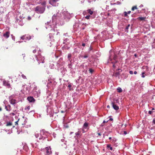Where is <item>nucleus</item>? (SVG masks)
<instances>
[{
	"instance_id": "obj_43",
	"label": "nucleus",
	"mask_w": 155,
	"mask_h": 155,
	"mask_svg": "<svg viewBox=\"0 0 155 155\" xmlns=\"http://www.w3.org/2000/svg\"><path fill=\"white\" fill-rule=\"evenodd\" d=\"M35 136L36 138H38V137H39V134H35Z\"/></svg>"
},
{
	"instance_id": "obj_55",
	"label": "nucleus",
	"mask_w": 155,
	"mask_h": 155,
	"mask_svg": "<svg viewBox=\"0 0 155 155\" xmlns=\"http://www.w3.org/2000/svg\"><path fill=\"white\" fill-rule=\"evenodd\" d=\"M31 19V18L30 16H28V19L29 20H30Z\"/></svg>"
},
{
	"instance_id": "obj_7",
	"label": "nucleus",
	"mask_w": 155,
	"mask_h": 155,
	"mask_svg": "<svg viewBox=\"0 0 155 155\" xmlns=\"http://www.w3.org/2000/svg\"><path fill=\"white\" fill-rule=\"evenodd\" d=\"M27 99L30 102L34 103L35 101V100L34 98L31 96L28 97L27 98Z\"/></svg>"
},
{
	"instance_id": "obj_40",
	"label": "nucleus",
	"mask_w": 155,
	"mask_h": 155,
	"mask_svg": "<svg viewBox=\"0 0 155 155\" xmlns=\"http://www.w3.org/2000/svg\"><path fill=\"white\" fill-rule=\"evenodd\" d=\"M144 74H145V73H144V72H142V74H142V76H141V77H142L143 78H144V77H145V76H144Z\"/></svg>"
},
{
	"instance_id": "obj_23",
	"label": "nucleus",
	"mask_w": 155,
	"mask_h": 155,
	"mask_svg": "<svg viewBox=\"0 0 155 155\" xmlns=\"http://www.w3.org/2000/svg\"><path fill=\"white\" fill-rule=\"evenodd\" d=\"M25 40H29L31 38V36H26L25 35Z\"/></svg>"
},
{
	"instance_id": "obj_54",
	"label": "nucleus",
	"mask_w": 155,
	"mask_h": 155,
	"mask_svg": "<svg viewBox=\"0 0 155 155\" xmlns=\"http://www.w3.org/2000/svg\"><path fill=\"white\" fill-rule=\"evenodd\" d=\"M86 44L85 43H83L82 44V46L83 47H85V46Z\"/></svg>"
},
{
	"instance_id": "obj_22",
	"label": "nucleus",
	"mask_w": 155,
	"mask_h": 155,
	"mask_svg": "<svg viewBox=\"0 0 155 155\" xmlns=\"http://www.w3.org/2000/svg\"><path fill=\"white\" fill-rule=\"evenodd\" d=\"M40 94V92L39 91H35L34 92V94L35 95H36L37 97H38L39 96Z\"/></svg>"
},
{
	"instance_id": "obj_25",
	"label": "nucleus",
	"mask_w": 155,
	"mask_h": 155,
	"mask_svg": "<svg viewBox=\"0 0 155 155\" xmlns=\"http://www.w3.org/2000/svg\"><path fill=\"white\" fill-rule=\"evenodd\" d=\"M87 11L90 15H92L93 13V12L90 9L87 10Z\"/></svg>"
},
{
	"instance_id": "obj_20",
	"label": "nucleus",
	"mask_w": 155,
	"mask_h": 155,
	"mask_svg": "<svg viewBox=\"0 0 155 155\" xmlns=\"http://www.w3.org/2000/svg\"><path fill=\"white\" fill-rule=\"evenodd\" d=\"M146 18L145 17H139L137 18V19L140 21L145 20Z\"/></svg>"
},
{
	"instance_id": "obj_11",
	"label": "nucleus",
	"mask_w": 155,
	"mask_h": 155,
	"mask_svg": "<svg viewBox=\"0 0 155 155\" xmlns=\"http://www.w3.org/2000/svg\"><path fill=\"white\" fill-rule=\"evenodd\" d=\"M3 85L7 87L8 88H9L10 87V84L8 82L6 81H3Z\"/></svg>"
},
{
	"instance_id": "obj_48",
	"label": "nucleus",
	"mask_w": 155,
	"mask_h": 155,
	"mask_svg": "<svg viewBox=\"0 0 155 155\" xmlns=\"http://www.w3.org/2000/svg\"><path fill=\"white\" fill-rule=\"evenodd\" d=\"M83 72L85 73L86 74H87V70H84Z\"/></svg>"
},
{
	"instance_id": "obj_19",
	"label": "nucleus",
	"mask_w": 155,
	"mask_h": 155,
	"mask_svg": "<svg viewBox=\"0 0 155 155\" xmlns=\"http://www.w3.org/2000/svg\"><path fill=\"white\" fill-rule=\"evenodd\" d=\"M57 14L55 15V14L52 17V20L53 21H56L55 20L57 18Z\"/></svg>"
},
{
	"instance_id": "obj_63",
	"label": "nucleus",
	"mask_w": 155,
	"mask_h": 155,
	"mask_svg": "<svg viewBox=\"0 0 155 155\" xmlns=\"http://www.w3.org/2000/svg\"><path fill=\"white\" fill-rule=\"evenodd\" d=\"M109 120H110V121H113V119L112 118H110Z\"/></svg>"
},
{
	"instance_id": "obj_24",
	"label": "nucleus",
	"mask_w": 155,
	"mask_h": 155,
	"mask_svg": "<svg viewBox=\"0 0 155 155\" xmlns=\"http://www.w3.org/2000/svg\"><path fill=\"white\" fill-rule=\"evenodd\" d=\"M88 71L91 74H93L94 72V70L91 68H89Z\"/></svg>"
},
{
	"instance_id": "obj_38",
	"label": "nucleus",
	"mask_w": 155,
	"mask_h": 155,
	"mask_svg": "<svg viewBox=\"0 0 155 155\" xmlns=\"http://www.w3.org/2000/svg\"><path fill=\"white\" fill-rule=\"evenodd\" d=\"M22 77L24 79H26V78L24 74H21Z\"/></svg>"
},
{
	"instance_id": "obj_64",
	"label": "nucleus",
	"mask_w": 155,
	"mask_h": 155,
	"mask_svg": "<svg viewBox=\"0 0 155 155\" xmlns=\"http://www.w3.org/2000/svg\"><path fill=\"white\" fill-rule=\"evenodd\" d=\"M5 109H6V110L8 111V109L7 108V106H5Z\"/></svg>"
},
{
	"instance_id": "obj_5",
	"label": "nucleus",
	"mask_w": 155,
	"mask_h": 155,
	"mask_svg": "<svg viewBox=\"0 0 155 155\" xmlns=\"http://www.w3.org/2000/svg\"><path fill=\"white\" fill-rule=\"evenodd\" d=\"M48 132H47L45 130V135H43V137H39V139L40 140H44L46 138H47L48 137Z\"/></svg>"
},
{
	"instance_id": "obj_52",
	"label": "nucleus",
	"mask_w": 155,
	"mask_h": 155,
	"mask_svg": "<svg viewBox=\"0 0 155 155\" xmlns=\"http://www.w3.org/2000/svg\"><path fill=\"white\" fill-rule=\"evenodd\" d=\"M153 123L155 124V118H154L153 120Z\"/></svg>"
},
{
	"instance_id": "obj_13",
	"label": "nucleus",
	"mask_w": 155,
	"mask_h": 155,
	"mask_svg": "<svg viewBox=\"0 0 155 155\" xmlns=\"http://www.w3.org/2000/svg\"><path fill=\"white\" fill-rule=\"evenodd\" d=\"M10 35V32L9 31H6L5 33L3 34V36L6 38H8Z\"/></svg>"
},
{
	"instance_id": "obj_36",
	"label": "nucleus",
	"mask_w": 155,
	"mask_h": 155,
	"mask_svg": "<svg viewBox=\"0 0 155 155\" xmlns=\"http://www.w3.org/2000/svg\"><path fill=\"white\" fill-rule=\"evenodd\" d=\"M21 38L22 40H23L25 42L26 41L25 40V35H23V36L21 37Z\"/></svg>"
},
{
	"instance_id": "obj_21",
	"label": "nucleus",
	"mask_w": 155,
	"mask_h": 155,
	"mask_svg": "<svg viewBox=\"0 0 155 155\" xmlns=\"http://www.w3.org/2000/svg\"><path fill=\"white\" fill-rule=\"evenodd\" d=\"M16 100L15 99H14L13 100H10L9 102L11 104L13 105L16 104Z\"/></svg>"
},
{
	"instance_id": "obj_61",
	"label": "nucleus",
	"mask_w": 155,
	"mask_h": 155,
	"mask_svg": "<svg viewBox=\"0 0 155 155\" xmlns=\"http://www.w3.org/2000/svg\"><path fill=\"white\" fill-rule=\"evenodd\" d=\"M134 56L135 58H137V55L136 54H134Z\"/></svg>"
},
{
	"instance_id": "obj_2",
	"label": "nucleus",
	"mask_w": 155,
	"mask_h": 155,
	"mask_svg": "<svg viewBox=\"0 0 155 155\" xmlns=\"http://www.w3.org/2000/svg\"><path fill=\"white\" fill-rule=\"evenodd\" d=\"M45 6H42L41 5H38L34 8L35 11L38 14H42L45 12Z\"/></svg>"
},
{
	"instance_id": "obj_60",
	"label": "nucleus",
	"mask_w": 155,
	"mask_h": 155,
	"mask_svg": "<svg viewBox=\"0 0 155 155\" xmlns=\"http://www.w3.org/2000/svg\"><path fill=\"white\" fill-rule=\"evenodd\" d=\"M80 67H82L83 68H84V65H83V64H81V65H80Z\"/></svg>"
},
{
	"instance_id": "obj_8",
	"label": "nucleus",
	"mask_w": 155,
	"mask_h": 155,
	"mask_svg": "<svg viewBox=\"0 0 155 155\" xmlns=\"http://www.w3.org/2000/svg\"><path fill=\"white\" fill-rule=\"evenodd\" d=\"M111 104L112 105L113 108L115 110H117L119 109V107L115 104L114 102H111Z\"/></svg>"
},
{
	"instance_id": "obj_35",
	"label": "nucleus",
	"mask_w": 155,
	"mask_h": 155,
	"mask_svg": "<svg viewBox=\"0 0 155 155\" xmlns=\"http://www.w3.org/2000/svg\"><path fill=\"white\" fill-rule=\"evenodd\" d=\"M135 9H137V6H135L131 8V10L132 11H134Z\"/></svg>"
},
{
	"instance_id": "obj_34",
	"label": "nucleus",
	"mask_w": 155,
	"mask_h": 155,
	"mask_svg": "<svg viewBox=\"0 0 155 155\" xmlns=\"http://www.w3.org/2000/svg\"><path fill=\"white\" fill-rule=\"evenodd\" d=\"M79 49H77L76 48L74 49V53H79Z\"/></svg>"
},
{
	"instance_id": "obj_41",
	"label": "nucleus",
	"mask_w": 155,
	"mask_h": 155,
	"mask_svg": "<svg viewBox=\"0 0 155 155\" xmlns=\"http://www.w3.org/2000/svg\"><path fill=\"white\" fill-rule=\"evenodd\" d=\"M68 40V39L67 38L65 39L64 40L63 43L64 44L65 43V42H66Z\"/></svg>"
},
{
	"instance_id": "obj_10",
	"label": "nucleus",
	"mask_w": 155,
	"mask_h": 155,
	"mask_svg": "<svg viewBox=\"0 0 155 155\" xmlns=\"http://www.w3.org/2000/svg\"><path fill=\"white\" fill-rule=\"evenodd\" d=\"M70 61V63H69L68 65V68H70L71 69H72V66L73 64H74V61H73L72 60H71V61Z\"/></svg>"
},
{
	"instance_id": "obj_59",
	"label": "nucleus",
	"mask_w": 155,
	"mask_h": 155,
	"mask_svg": "<svg viewBox=\"0 0 155 155\" xmlns=\"http://www.w3.org/2000/svg\"><path fill=\"white\" fill-rule=\"evenodd\" d=\"M108 122V121H106L105 120H104L103 121V123H107Z\"/></svg>"
},
{
	"instance_id": "obj_26",
	"label": "nucleus",
	"mask_w": 155,
	"mask_h": 155,
	"mask_svg": "<svg viewBox=\"0 0 155 155\" xmlns=\"http://www.w3.org/2000/svg\"><path fill=\"white\" fill-rule=\"evenodd\" d=\"M15 95L14 94H13L9 97V99L10 100H14L13 98L15 97Z\"/></svg>"
},
{
	"instance_id": "obj_1",
	"label": "nucleus",
	"mask_w": 155,
	"mask_h": 155,
	"mask_svg": "<svg viewBox=\"0 0 155 155\" xmlns=\"http://www.w3.org/2000/svg\"><path fill=\"white\" fill-rule=\"evenodd\" d=\"M60 37V32L57 29H52L49 34V37L51 41H55L58 40Z\"/></svg>"
},
{
	"instance_id": "obj_53",
	"label": "nucleus",
	"mask_w": 155,
	"mask_h": 155,
	"mask_svg": "<svg viewBox=\"0 0 155 155\" xmlns=\"http://www.w3.org/2000/svg\"><path fill=\"white\" fill-rule=\"evenodd\" d=\"M129 73L130 74H133V71H129Z\"/></svg>"
},
{
	"instance_id": "obj_62",
	"label": "nucleus",
	"mask_w": 155,
	"mask_h": 155,
	"mask_svg": "<svg viewBox=\"0 0 155 155\" xmlns=\"http://www.w3.org/2000/svg\"><path fill=\"white\" fill-rule=\"evenodd\" d=\"M62 60H63V58H61L59 59V61H62Z\"/></svg>"
},
{
	"instance_id": "obj_51",
	"label": "nucleus",
	"mask_w": 155,
	"mask_h": 155,
	"mask_svg": "<svg viewBox=\"0 0 155 155\" xmlns=\"http://www.w3.org/2000/svg\"><path fill=\"white\" fill-rule=\"evenodd\" d=\"M153 113V111H150V110H149V111H148V113L149 114H152V113Z\"/></svg>"
},
{
	"instance_id": "obj_28",
	"label": "nucleus",
	"mask_w": 155,
	"mask_h": 155,
	"mask_svg": "<svg viewBox=\"0 0 155 155\" xmlns=\"http://www.w3.org/2000/svg\"><path fill=\"white\" fill-rule=\"evenodd\" d=\"M37 59L38 61H38V63L39 64L40 63H44V57L43 58H42L41 61H39V59H38L37 58Z\"/></svg>"
},
{
	"instance_id": "obj_12",
	"label": "nucleus",
	"mask_w": 155,
	"mask_h": 155,
	"mask_svg": "<svg viewBox=\"0 0 155 155\" xmlns=\"http://www.w3.org/2000/svg\"><path fill=\"white\" fill-rule=\"evenodd\" d=\"M89 123L87 122H85L84 124V125H83V129H89Z\"/></svg>"
},
{
	"instance_id": "obj_3",
	"label": "nucleus",
	"mask_w": 155,
	"mask_h": 155,
	"mask_svg": "<svg viewBox=\"0 0 155 155\" xmlns=\"http://www.w3.org/2000/svg\"><path fill=\"white\" fill-rule=\"evenodd\" d=\"M136 20V19L133 18L132 19L131 21V22L132 23L131 25L130 24L128 25L124 29V31L128 33V29L130 27V28L131 29L133 27L134 25V23L135 21Z\"/></svg>"
},
{
	"instance_id": "obj_39",
	"label": "nucleus",
	"mask_w": 155,
	"mask_h": 155,
	"mask_svg": "<svg viewBox=\"0 0 155 155\" xmlns=\"http://www.w3.org/2000/svg\"><path fill=\"white\" fill-rule=\"evenodd\" d=\"M124 17H126L128 16L127 15V13L126 12H124Z\"/></svg>"
},
{
	"instance_id": "obj_47",
	"label": "nucleus",
	"mask_w": 155,
	"mask_h": 155,
	"mask_svg": "<svg viewBox=\"0 0 155 155\" xmlns=\"http://www.w3.org/2000/svg\"><path fill=\"white\" fill-rule=\"evenodd\" d=\"M19 120V118L17 121L15 122V125H16L17 124H18V122Z\"/></svg>"
},
{
	"instance_id": "obj_56",
	"label": "nucleus",
	"mask_w": 155,
	"mask_h": 155,
	"mask_svg": "<svg viewBox=\"0 0 155 155\" xmlns=\"http://www.w3.org/2000/svg\"><path fill=\"white\" fill-rule=\"evenodd\" d=\"M116 3H117V5H120L121 4V3L119 1L117 2Z\"/></svg>"
},
{
	"instance_id": "obj_32",
	"label": "nucleus",
	"mask_w": 155,
	"mask_h": 155,
	"mask_svg": "<svg viewBox=\"0 0 155 155\" xmlns=\"http://www.w3.org/2000/svg\"><path fill=\"white\" fill-rule=\"evenodd\" d=\"M91 51H92L93 52H94V51L93 50V48L91 47V46L88 50L89 53H90V52Z\"/></svg>"
},
{
	"instance_id": "obj_16",
	"label": "nucleus",
	"mask_w": 155,
	"mask_h": 155,
	"mask_svg": "<svg viewBox=\"0 0 155 155\" xmlns=\"http://www.w3.org/2000/svg\"><path fill=\"white\" fill-rule=\"evenodd\" d=\"M42 2H41L40 1H39L38 2L39 4H41V5L42 6H45V8L46 7V1L44 0H42Z\"/></svg>"
},
{
	"instance_id": "obj_46",
	"label": "nucleus",
	"mask_w": 155,
	"mask_h": 155,
	"mask_svg": "<svg viewBox=\"0 0 155 155\" xmlns=\"http://www.w3.org/2000/svg\"><path fill=\"white\" fill-rule=\"evenodd\" d=\"M30 109V106H28L27 107H26L25 108V109H27L28 110H29Z\"/></svg>"
},
{
	"instance_id": "obj_31",
	"label": "nucleus",
	"mask_w": 155,
	"mask_h": 155,
	"mask_svg": "<svg viewBox=\"0 0 155 155\" xmlns=\"http://www.w3.org/2000/svg\"><path fill=\"white\" fill-rule=\"evenodd\" d=\"M107 148H109L111 150H112L113 149V148L111 147V145L110 144H107Z\"/></svg>"
},
{
	"instance_id": "obj_50",
	"label": "nucleus",
	"mask_w": 155,
	"mask_h": 155,
	"mask_svg": "<svg viewBox=\"0 0 155 155\" xmlns=\"http://www.w3.org/2000/svg\"><path fill=\"white\" fill-rule=\"evenodd\" d=\"M82 25H84V26H87V25H88V24H86V23H85V24H84V23H83V24H82Z\"/></svg>"
},
{
	"instance_id": "obj_29",
	"label": "nucleus",
	"mask_w": 155,
	"mask_h": 155,
	"mask_svg": "<svg viewBox=\"0 0 155 155\" xmlns=\"http://www.w3.org/2000/svg\"><path fill=\"white\" fill-rule=\"evenodd\" d=\"M88 57V55L86 54H85L84 55L82 56L81 57L83 58H86Z\"/></svg>"
},
{
	"instance_id": "obj_58",
	"label": "nucleus",
	"mask_w": 155,
	"mask_h": 155,
	"mask_svg": "<svg viewBox=\"0 0 155 155\" xmlns=\"http://www.w3.org/2000/svg\"><path fill=\"white\" fill-rule=\"evenodd\" d=\"M36 52V50H35V49L34 50H33V52L34 53H35Z\"/></svg>"
},
{
	"instance_id": "obj_18",
	"label": "nucleus",
	"mask_w": 155,
	"mask_h": 155,
	"mask_svg": "<svg viewBox=\"0 0 155 155\" xmlns=\"http://www.w3.org/2000/svg\"><path fill=\"white\" fill-rule=\"evenodd\" d=\"M120 76L121 77V78H123V79L126 78L127 77V75L124 73H123L120 75Z\"/></svg>"
},
{
	"instance_id": "obj_57",
	"label": "nucleus",
	"mask_w": 155,
	"mask_h": 155,
	"mask_svg": "<svg viewBox=\"0 0 155 155\" xmlns=\"http://www.w3.org/2000/svg\"><path fill=\"white\" fill-rule=\"evenodd\" d=\"M10 114L12 116H14L15 115V114L14 113H11Z\"/></svg>"
},
{
	"instance_id": "obj_44",
	"label": "nucleus",
	"mask_w": 155,
	"mask_h": 155,
	"mask_svg": "<svg viewBox=\"0 0 155 155\" xmlns=\"http://www.w3.org/2000/svg\"><path fill=\"white\" fill-rule=\"evenodd\" d=\"M75 134L76 135L79 136V137L81 136V135H80V133H79V132L76 133H75Z\"/></svg>"
},
{
	"instance_id": "obj_9",
	"label": "nucleus",
	"mask_w": 155,
	"mask_h": 155,
	"mask_svg": "<svg viewBox=\"0 0 155 155\" xmlns=\"http://www.w3.org/2000/svg\"><path fill=\"white\" fill-rule=\"evenodd\" d=\"M6 127H11L12 126V128L15 127V126L13 125L11 121H7L6 122Z\"/></svg>"
},
{
	"instance_id": "obj_15",
	"label": "nucleus",
	"mask_w": 155,
	"mask_h": 155,
	"mask_svg": "<svg viewBox=\"0 0 155 155\" xmlns=\"http://www.w3.org/2000/svg\"><path fill=\"white\" fill-rule=\"evenodd\" d=\"M120 74V71L114 73L113 76L116 77H118L119 79L120 78L119 75Z\"/></svg>"
},
{
	"instance_id": "obj_30",
	"label": "nucleus",
	"mask_w": 155,
	"mask_h": 155,
	"mask_svg": "<svg viewBox=\"0 0 155 155\" xmlns=\"http://www.w3.org/2000/svg\"><path fill=\"white\" fill-rule=\"evenodd\" d=\"M117 91L119 93H121L122 91V90L121 88L120 87H118L117 88Z\"/></svg>"
},
{
	"instance_id": "obj_33",
	"label": "nucleus",
	"mask_w": 155,
	"mask_h": 155,
	"mask_svg": "<svg viewBox=\"0 0 155 155\" xmlns=\"http://www.w3.org/2000/svg\"><path fill=\"white\" fill-rule=\"evenodd\" d=\"M117 56L115 54L114 56L113 59L114 60L116 61L115 63H117V61H116V60L117 59Z\"/></svg>"
},
{
	"instance_id": "obj_45",
	"label": "nucleus",
	"mask_w": 155,
	"mask_h": 155,
	"mask_svg": "<svg viewBox=\"0 0 155 155\" xmlns=\"http://www.w3.org/2000/svg\"><path fill=\"white\" fill-rule=\"evenodd\" d=\"M50 117H53L54 114L52 113H50Z\"/></svg>"
},
{
	"instance_id": "obj_14",
	"label": "nucleus",
	"mask_w": 155,
	"mask_h": 155,
	"mask_svg": "<svg viewBox=\"0 0 155 155\" xmlns=\"http://www.w3.org/2000/svg\"><path fill=\"white\" fill-rule=\"evenodd\" d=\"M95 17V15H93L92 16H91L90 15H88L86 16L85 17V18L86 19H88L91 18H94Z\"/></svg>"
},
{
	"instance_id": "obj_4",
	"label": "nucleus",
	"mask_w": 155,
	"mask_h": 155,
	"mask_svg": "<svg viewBox=\"0 0 155 155\" xmlns=\"http://www.w3.org/2000/svg\"><path fill=\"white\" fill-rule=\"evenodd\" d=\"M45 150L46 151V153L45 155H49L52 153V152L51 151V148L50 146L46 147L45 148Z\"/></svg>"
},
{
	"instance_id": "obj_49",
	"label": "nucleus",
	"mask_w": 155,
	"mask_h": 155,
	"mask_svg": "<svg viewBox=\"0 0 155 155\" xmlns=\"http://www.w3.org/2000/svg\"><path fill=\"white\" fill-rule=\"evenodd\" d=\"M116 70L117 71H120V73H121V72L122 71V70L120 69V68H118Z\"/></svg>"
},
{
	"instance_id": "obj_17",
	"label": "nucleus",
	"mask_w": 155,
	"mask_h": 155,
	"mask_svg": "<svg viewBox=\"0 0 155 155\" xmlns=\"http://www.w3.org/2000/svg\"><path fill=\"white\" fill-rule=\"evenodd\" d=\"M45 130L44 129H43L41 131L40 137H43V135H45Z\"/></svg>"
},
{
	"instance_id": "obj_6",
	"label": "nucleus",
	"mask_w": 155,
	"mask_h": 155,
	"mask_svg": "<svg viewBox=\"0 0 155 155\" xmlns=\"http://www.w3.org/2000/svg\"><path fill=\"white\" fill-rule=\"evenodd\" d=\"M59 0H50L49 3L54 6H56V2Z\"/></svg>"
},
{
	"instance_id": "obj_37",
	"label": "nucleus",
	"mask_w": 155,
	"mask_h": 155,
	"mask_svg": "<svg viewBox=\"0 0 155 155\" xmlns=\"http://www.w3.org/2000/svg\"><path fill=\"white\" fill-rule=\"evenodd\" d=\"M68 87L69 88V90H70L71 89V83H68Z\"/></svg>"
},
{
	"instance_id": "obj_27",
	"label": "nucleus",
	"mask_w": 155,
	"mask_h": 155,
	"mask_svg": "<svg viewBox=\"0 0 155 155\" xmlns=\"http://www.w3.org/2000/svg\"><path fill=\"white\" fill-rule=\"evenodd\" d=\"M71 54H68V60L69 61H71Z\"/></svg>"
},
{
	"instance_id": "obj_42",
	"label": "nucleus",
	"mask_w": 155,
	"mask_h": 155,
	"mask_svg": "<svg viewBox=\"0 0 155 155\" xmlns=\"http://www.w3.org/2000/svg\"><path fill=\"white\" fill-rule=\"evenodd\" d=\"M115 62L114 63V62H112V63L113 64V67L114 68L116 67V66L115 65Z\"/></svg>"
}]
</instances>
